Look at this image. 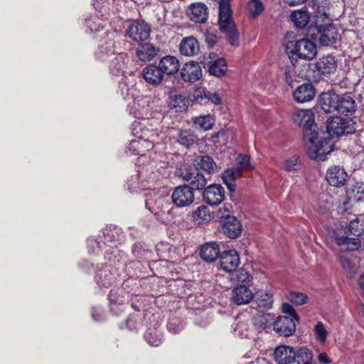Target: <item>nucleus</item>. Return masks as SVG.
I'll return each instance as SVG.
<instances>
[{"mask_svg":"<svg viewBox=\"0 0 364 364\" xmlns=\"http://www.w3.org/2000/svg\"><path fill=\"white\" fill-rule=\"evenodd\" d=\"M294 123L301 127L307 154L311 159L325 161L326 156L333 151L331 139L319 136L314 129V114L311 109H299L294 111L291 116Z\"/></svg>","mask_w":364,"mask_h":364,"instance_id":"nucleus-1","label":"nucleus"},{"mask_svg":"<svg viewBox=\"0 0 364 364\" xmlns=\"http://www.w3.org/2000/svg\"><path fill=\"white\" fill-rule=\"evenodd\" d=\"M149 102V100L147 97L137 100H134L131 112L134 117L142 119V121L133 122L132 133L136 138H143L144 141L150 142L154 149L166 139V134L164 132L147 127L148 120L146 119L148 117L150 111Z\"/></svg>","mask_w":364,"mask_h":364,"instance_id":"nucleus-2","label":"nucleus"},{"mask_svg":"<svg viewBox=\"0 0 364 364\" xmlns=\"http://www.w3.org/2000/svg\"><path fill=\"white\" fill-rule=\"evenodd\" d=\"M139 168L138 173L132 176L128 182V188L134 191L136 188L149 189L154 186L160 176V171L155 170V162L151 161L149 164H138Z\"/></svg>","mask_w":364,"mask_h":364,"instance_id":"nucleus-3","label":"nucleus"},{"mask_svg":"<svg viewBox=\"0 0 364 364\" xmlns=\"http://www.w3.org/2000/svg\"><path fill=\"white\" fill-rule=\"evenodd\" d=\"M286 51L293 67L298 58L311 60L317 55L316 44L307 38H301L298 41H292L287 43Z\"/></svg>","mask_w":364,"mask_h":364,"instance_id":"nucleus-4","label":"nucleus"},{"mask_svg":"<svg viewBox=\"0 0 364 364\" xmlns=\"http://www.w3.org/2000/svg\"><path fill=\"white\" fill-rule=\"evenodd\" d=\"M218 25L220 30L226 34L230 43L238 45L239 33L232 19L229 0H221L218 6Z\"/></svg>","mask_w":364,"mask_h":364,"instance_id":"nucleus-5","label":"nucleus"},{"mask_svg":"<svg viewBox=\"0 0 364 364\" xmlns=\"http://www.w3.org/2000/svg\"><path fill=\"white\" fill-rule=\"evenodd\" d=\"M125 28L126 36L133 41L139 43L146 40L149 37L150 28L148 24L143 21H127Z\"/></svg>","mask_w":364,"mask_h":364,"instance_id":"nucleus-6","label":"nucleus"},{"mask_svg":"<svg viewBox=\"0 0 364 364\" xmlns=\"http://www.w3.org/2000/svg\"><path fill=\"white\" fill-rule=\"evenodd\" d=\"M314 38L321 46H330L334 44L338 38L337 31L331 24L321 25L316 27V33Z\"/></svg>","mask_w":364,"mask_h":364,"instance_id":"nucleus-7","label":"nucleus"},{"mask_svg":"<svg viewBox=\"0 0 364 364\" xmlns=\"http://www.w3.org/2000/svg\"><path fill=\"white\" fill-rule=\"evenodd\" d=\"M173 203L178 208H184L191 205L194 200V194L189 186L176 187L171 195Z\"/></svg>","mask_w":364,"mask_h":364,"instance_id":"nucleus-8","label":"nucleus"},{"mask_svg":"<svg viewBox=\"0 0 364 364\" xmlns=\"http://www.w3.org/2000/svg\"><path fill=\"white\" fill-rule=\"evenodd\" d=\"M326 127L328 134L332 136L350 134L354 132V128L350 125V122L340 117H334L328 119Z\"/></svg>","mask_w":364,"mask_h":364,"instance_id":"nucleus-9","label":"nucleus"},{"mask_svg":"<svg viewBox=\"0 0 364 364\" xmlns=\"http://www.w3.org/2000/svg\"><path fill=\"white\" fill-rule=\"evenodd\" d=\"M326 178L330 186L341 188L345 186L348 173L343 166H332L328 168Z\"/></svg>","mask_w":364,"mask_h":364,"instance_id":"nucleus-10","label":"nucleus"},{"mask_svg":"<svg viewBox=\"0 0 364 364\" xmlns=\"http://www.w3.org/2000/svg\"><path fill=\"white\" fill-rule=\"evenodd\" d=\"M137 139L130 141L127 147L126 152L130 155H139L137 164H142L146 162V159H150L151 156H148L146 153H143V150H140L139 146H145L147 150H151L153 149V145L150 142L144 141L143 138Z\"/></svg>","mask_w":364,"mask_h":364,"instance_id":"nucleus-11","label":"nucleus"},{"mask_svg":"<svg viewBox=\"0 0 364 364\" xmlns=\"http://www.w3.org/2000/svg\"><path fill=\"white\" fill-rule=\"evenodd\" d=\"M114 33H107L105 39L100 41L97 50L95 52L96 58L100 61H107L114 55Z\"/></svg>","mask_w":364,"mask_h":364,"instance_id":"nucleus-12","label":"nucleus"},{"mask_svg":"<svg viewBox=\"0 0 364 364\" xmlns=\"http://www.w3.org/2000/svg\"><path fill=\"white\" fill-rule=\"evenodd\" d=\"M273 327L280 336H289L296 331V317L279 316L273 323Z\"/></svg>","mask_w":364,"mask_h":364,"instance_id":"nucleus-13","label":"nucleus"},{"mask_svg":"<svg viewBox=\"0 0 364 364\" xmlns=\"http://www.w3.org/2000/svg\"><path fill=\"white\" fill-rule=\"evenodd\" d=\"M110 310L118 315L124 311L125 302L128 301V294L119 289H112L109 294Z\"/></svg>","mask_w":364,"mask_h":364,"instance_id":"nucleus-14","label":"nucleus"},{"mask_svg":"<svg viewBox=\"0 0 364 364\" xmlns=\"http://www.w3.org/2000/svg\"><path fill=\"white\" fill-rule=\"evenodd\" d=\"M204 200L210 205H219L225 198V190L218 184L208 186L203 193Z\"/></svg>","mask_w":364,"mask_h":364,"instance_id":"nucleus-15","label":"nucleus"},{"mask_svg":"<svg viewBox=\"0 0 364 364\" xmlns=\"http://www.w3.org/2000/svg\"><path fill=\"white\" fill-rule=\"evenodd\" d=\"M253 299L252 307L260 312L270 309L272 307L273 296L267 291H257L255 295L253 294Z\"/></svg>","mask_w":364,"mask_h":364,"instance_id":"nucleus-16","label":"nucleus"},{"mask_svg":"<svg viewBox=\"0 0 364 364\" xmlns=\"http://www.w3.org/2000/svg\"><path fill=\"white\" fill-rule=\"evenodd\" d=\"M187 15L191 21L195 23H203L208 19V7L203 3H192L188 7Z\"/></svg>","mask_w":364,"mask_h":364,"instance_id":"nucleus-17","label":"nucleus"},{"mask_svg":"<svg viewBox=\"0 0 364 364\" xmlns=\"http://www.w3.org/2000/svg\"><path fill=\"white\" fill-rule=\"evenodd\" d=\"M141 75L144 81L153 86L161 85L164 80V76L159 66L154 64L146 65L142 70Z\"/></svg>","mask_w":364,"mask_h":364,"instance_id":"nucleus-18","label":"nucleus"},{"mask_svg":"<svg viewBox=\"0 0 364 364\" xmlns=\"http://www.w3.org/2000/svg\"><path fill=\"white\" fill-rule=\"evenodd\" d=\"M221 268L226 272L236 270L240 263V258L236 250H231L223 252L220 257Z\"/></svg>","mask_w":364,"mask_h":364,"instance_id":"nucleus-19","label":"nucleus"},{"mask_svg":"<svg viewBox=\"0 0 364 364\" xmlns=\"http://www.w3.org/2000/svg\"><path fill=\"white\" fill-rule=\"evenodd\" d=\"M253 299V293L245 284H238L234 287L231 294V300L236 305H244Z\"/></svg>","mask_w":364,"mask_h":364,"instance_id":"nucleus-20","label":"nucleus"},{"mask_svg":"<svg viewBox=\"0 0 364 364\" xmlns=\"http://www.w3.org/2000/svg\"><path fill=\"white\" fill-rule=\"evenodd\" d=\"M116 279V272L111 266L106 265L100 269L96 274L95 281L98 287L101 289H107Z\"/></svg>","mask_w":364,"mask_h":364,"instance_id":"nucleus-21","label":"nucleus"},{"mask_svg":"<svg viewBox=\"0 0 364 364\" xmlns=\"http://www.w3.org/2000/svg\"><path fill=\"white\" fill-rule=\"evenodd\" d=\"M223 233L231 239L238 237L242 232V225L236 217H228L221 221Z\"/></svg>","mask_w":364,"mask_h":364,"instance_id":"nucleus-22","label":"nucleus"},{"mask_svg":"<svg viewBox=\"0 0 364 364\" xmlns=\"http://www.w3.org/2000/svg\"><path fill=\"white\" fill-rule=\"evenodd\" d=\"M315 94V89L312 84L304 83L294 91L293 98L298 103H304L311 101Z\"/></svg>","mask_w":364,"mask_h":364,"instance_id":"nucleus-23","label":"nucleus"},{"mask_svg":"<svg viewBox=\"0 0 364 364\" xmlns=\"http://www.w3.org/2000/svg\"><path fill=\"white\" fill-rule=\"evenodd\" d=\"M181 78L186 82H193L202 76V70L197 63H186L181 71Z\"/></svg>","mask_w":364,"mask_h":364,"instance_id":"nucleus-24","label":"nucleus"},{"mask_svg":"<svg viewBox=\"0 0 364 364\" xmlns=\"http://www.w3.org/2000/svg\"><path fill=\"white\" fill-rule=\"evenodd\" d=\"M296 351L288 346H279L277 347L274 352V357L279 364H289L294 362Z\"/></svg>","mask_w":364,"mask_h":364,"instance_id":"nucleus-25","label":"nucleus"},{"mask_svg":"<svg viewBox=\"0 0 364 364\" xmlns=\"http://www.w3.org/2000/svg\"><path fill=\"white\" fill-rule=\"evenodd\" d=\"M158 66L164 76L173 75L178 72L180 68L178 60L173 55H166L159 62Z\"/></svg>","mask_w":364,"mask_h":364,"instance_id":"nucleus-26","label":"nucleus"},{"mask_svg":"<svg viewBox=\"0 0 364 364\" xmlns=\"http://www.w3.org/2000/svg\"><path fill=\"white\" fill-rule=\"evenodd\" d=\"M339 95L333 92L322 93L319 97V104L326 113L336 112Z\"/></svg>","mask_w":364,"mask_h":364,"instance_id":"nucleus-27","label":"nucleus"},{"mask_svg":"<svg viewBox=\"0 0 364 364\" xmlns=\"http://www.w3.org/2000/svg\"><path fill=\"white\" fill-rule=\"evenodd\" d=\"M316 68L323 75L334 73L337 68V61L333 55H328L319 59L316 63Z\"/></svg>","mask_w":364,"mask_h":364,"instance_id":"nucleus-28","label":"nucleus"},{"mask_svg":"<svg viewBox=\"0 0 364 364\" xmlns=\"http://www.w3.org/2000/svg\"><path fill=\"white\" fill-rule=\"evenodd\" d=\"M180 52L185 56H194L199 52V43L196 38L189 36L183 38L179 46Z\"/></svg>","mask_w":364,"mask_h":364,"instance_id":"nucleus-29","label":"nucleus"},{"mask_svg":"<svg viewBox=\"0 0 364 364\" xmlns=\"http://www.w3.org/2000/svg\"><path fill=\"white\" fill-rule=\"evenodd\" d=\"M355 110V103L353 99L348 95L339 96L336 111L344 115H350Z\"/></svg>","mask_w":364,"mask_h":364,"instance_id":"nucleus-30","label":"nucleus"},{"mask_svg":"<svg viewBox=\"0 0 364 364\" xmlns=\"http://www.w3.org/2000/svg\"><path fill=\"white\" fill-rule=\"evenodd\" d=\"M157 54V50L151 43L140 44L136 50L138 59L142 62L151 61Z\"/></svg>","mask_w":364,"mask_h":364,"instance_id":"nucleus-31","label":"nucleus"},{"mask_svg":"<svg viewBox=\"0 0 364 364\" xmlns=\"http://www.w3.org/2000/svg\"><path fill=\"white\" fill-rule=\"evenodd\" d=\"M219 253V246L215 242L207 243L200 249V257L207 262L215 260L218 257Z\"/></svg>","mask_w":364,"mask_h":364,"instance_id":"nucleus-32","label":"nucleus"},{"mask_svg":"<svg viewBox=\"0 0 364 364\" xmlns=\"http://www.w3.org/2000/svg\"><path fill=\"white\" fill-rule=\"evenodd\" d=\"M289 17L294 25L299 28H305L310 20L309 14L305 9L294 10L291 13Z\"/></svg>","mask_w":364,"mask_h":364,"instance_id":"nucleus-33","label":"nucleus"},{"mask_svg":"<svg viewBox=\"0 0 364 364\" xmlns=\"http://www.w3.org/2000/svg\"><path fill=\"white\" fill-rule=\"evenodd\" d=\"M109 65L110 73L116 76L123 75L125 73V56L123 54H117L112 57Z\"/></svg>","mask_w":364,"mask_h":364,"instance_id":"nucleus-34","label":"nucleus"},{"mask_svg":"<svg viewBox=\"0 0 364 364\" xmlns=\"http://www.w3.org/2000/svg\"><path fill=\"white\" fill-rule=\"evenodd\" d=\"M338 260L343 270L348 277H353L356 274L358 266L352 257L345 255H340Z\"/></svg>","mask_w":364,"mask_h":364,"instance_id":"nucleus-35","label":"nucleus"},{"mask_svg":"<svg viewBox=\"0 0 364 364\" xmlns=\"http://www.w3.org/2000/svg\"><path fill=\"white\" fill-rule=\"evenodd\" d=\"M273 321V316L270 314H258L253 316L252 322L254 327L262 331L269 328Z\"/></svg>","mask_w":364,"mask_h":364,"instance_id":"nucleus-36","label":"nucleus"},{"mask_svg":"<svg viewBox=\"0 0 364 364\" xmlns=\"http://www.w3.org/2000/svg\"><path fill=\"white\" fill-rule=\"evenodd\" d=\"M195 161L197 163L200 169L204 171L208 174H213L217 171V164L212 157L209 156H200L197 158Z\"/></svg>","mask_w":364,"mask_h":364,"instance_id":"nucleus-37","label":"nucleus"},{"mask_svg":"<svg viewBox=\"0 0 364 364\" xmlns=\"http://www.w3.org/2000/svg\"><path fill=\"white\" fill-rule=\"evenodd\" d=\"M240 171L231 168L225 170L223 174L222 178L223 183L227 186L230 192H234L235 190V181L236 178H240Z\"/></svg>","mask_w":364,"mask_h":364,"instance_id":"nucleus-38","label":"nucleus"},{"mask_svg":"<svg viewBox=\"0 0 364 364\" xmlns=\"http://www.w3.org/2000/svg\"><path fill=\"white\" fill-rule=\"evenodd\" d=\"M192 121L196 128L203 131L212 129L215 124V119L211 114L195 117H193Z\"/></svg>","mask_w":364,"mask_h":364,"instance_id":"nucleus-39","label":"nucleus"},{"mask_svg":"<svg viewBox=\"0 0 364 364\" xmlns=\"http://www.w3.org/2000/svg\"><path fill=\"white\" fill-rule=\"evenodd\" d=\"M363 74L362 71L357 73L355 70H350L348 73L347 78L354 85L355 91L360 92V95L364 97V78H361Z\"/></svg>","mask_w":364,"mask_h":364,"instance_id":"nucleus-40","label":"nucleus"},{"mask_svg":"<svg viewBox=\"0 0 364 364\" xmlns=\"http://www.w3.org/2000/svg\"><path fill=\"white\" fill-rule=\"evenodd\" d=\"M176 139L180 144L189 147L196 142V136L191 130L186 129L178 131Z\"/></svg>","mask_w":364,"mask_h":364,"instance_id":"nucleus-41","label":"nucleus"},{"mask_svg":"<svg viewBox=\"0 0 364 364\" xmlns=\"http://www.w3.org/2000/svg\"><path fill=\"white\" fill-rule=\"evenodd\" d=\"M189 105L188 100L181 95H173L170 97V107L176 112L185 111Z\"/></svg>","mask_w":364,"mask_h":364,"instance_id":"nucleus-42","label":"nucleus"},{"mask_svg":"<svg viewBox=\"0 0 364 364\" xmlns=\"http://www.w3.org/2000/svg\"><path fill=\"white\" fill-rule=\"evenodd\" d=\"M228 70L227 64L223 58H218L211 63L209 66L210 74L220 77Z\"/></svg>","mask_w":364,"mask_h":364,"instance_id":"nucleus-43","label":"nucleus"},{"mask_svg":"<svg viewBox=\"0 0 364 364\" xmlns=\"http://www.w3.org/2000/svg\"><path fill=\"white\" fill-rule=\"evenodd\" d=\"M92 5L100 18L108 19L110 12L107 0H93Z\"/></svg>","mask_w":364,"mask_h":364,"instance_id":"nucleus-44","label":"nucleus"},{"mask_svg":"<svg viewBox=\"0 0 364 364\" xmlns=\"http://www.w3.org/2000/svg\"><path fill=\"white\" fill-rule=\"evenodd\" d=\"M193 219L198 225L203 224L210 220L211 215L207 207L201 205L193 212Z\"/></svg>","mask_w":364,"mask_h":364,"instance_id":"nucleus-45","label":"nucleus"},{"mask_svg":"<svg viewBox=\"0 0 364 364\" xmlns=\"http://www.w3.org/2000/svg\"><path fill=\"white\" fill-rule=\"evenodd\" d=\"M144 338L151 346H159L162 342V334L157 328H149L145 333Z\"/></svg>","mask_w":364,"mask_h":364,"instance_id":"nucleus-46","label":"nucleus"},{"mask_svg":"<svg viewBox=\"0 0 364 364\" xmlns=\"http://www.w3.org/2000/svg\"><path fill=\"white\" fill-rule=\"evenodd\" d=\"M203 96L205 98L208 99L215 105H220L221 103V99L220 96L215 92H205L203 90L199 89L194 93L195 100L200 103L202 102Z\"/></svg>","mask_w":364,"mask_h":364,"instance_id":"nucleus-47","label":"nucleus"},{"mask_svg":"<svg viewBox=\"0 0 364 364\" xmlns=\"http://www.w3.org/2000/svg\"><path fill=\"white\" fill-rule=\"evenodd\" d=\"M313 353L310 350L302 348L296 352L294 362L298 364H313Z\"/></svg>","mask_w":364,"mask_h":364,"instance_id":"nucleus-48","label":"nucleus"},{"mask_svg":"<svg viewBox=\"0 0 364 364\" xmlns=\"http://www.w3.org/2000/svg\"><path fill=\"white\" fill-rule=\"evenodd\" d=\"M100 16L97 17H92L87 18L85 20V24L86 28V32L87 33H94L100 31L101 28H103V25L102 21L104 19L100 18V21L99 20Z\"/></svg>","mask_w":364,"mask_h":364,"instance_id":"nucleus-49","label":"nucleus"},{"mask_svg":"<svg viewBox=\"0 0 364 364\" xmlns=\"http://www.w3.org/2000/svg\"><path fill=\"white\" fill-rule=\"evenodd\" d=\"M237 166L235 169L240 171V175L242 171H250L253 168V166L250 163V157L247 155L239 154L236 159Z\"/></svg>","mask_w":364,"mask_h":364,"instance_id":"nucleus-50","label":"nucleus"},{"mask_svg":"<svg viewBox=\"0 0 364 364\" xmlns=\"http://www.w3.org/2000/svg\"><path fill=\"white\" fill-rule=\"evenodd\" d=\"M191 186V188L193 191L194 190H201L203 189L207 183V179L205 176L198 173V170L193 176L192 178L189 181Z\"/></svg>","mask_w":364,"mask_h":364,"instance_id":"nucleus-51","label":"nucleus"},{"mask_svg":"<svg viewBox=\"0 0 364 364\" xmlns=\"http://www.w3.org/2000/svg\"><path fill=\"white\" fill-rule=\"evenodd\" d=\"M247 9L250 14L255 17L262 14L264 6L260 0H250L247 4Z\"/></svg>","mask_w":364,"mask_h":364,"instance_id":"nucleus-52","label":"nucleus"},{"mask_svg":"<svg viewBox=\"0 0 364 364\" xmlns=\"http://www.w3.org/2000/svg\"><path fill=\"white\" fill-rule=\"evenodd\" d=\"M196 171V168L192 167L189 165H183L178 170V175L183 180L189 181Z\"/></svg>","mask_w":364,"mask_h":364,"instance_id":"nucleus-53","label":"nucleus"},{"mask_svg":"<svg viewBox=\"0 0 364 364\" xmlns=\"http://www.w3.org/2000/svg\"><path fill=\"white\" fill-rule=\"evenodd\" d=\"M288 299L296 305H302L306 302L307 296L301 292L292 291L289 294Z\"/></svg>","mask_w":364,"mask_h":364,"instance_id":"nucleus-54","label":"nucleus"},{"mask_svg":"<svg viewBox=\"0 0 364 364\" xmlns=\"http://www.w3.org/2000/svg\"><path fill=\"white\" fill-rule=\"evenodd\" d=\"M314 331L316 336V338L322 343H323L326 339L327 331L326 330L325 326L322 322H318L316 324L314 327Z\"/></svg>","mask_w":364,"mask_h":364,"instance_id":"nucleus-55","label":"nucleus"},{"mask_svg":"<svg viewBox=\"0 0 364 364\" xmlns=\"http://www.w3.org/2000/svg\"><path fill=\"white\" fill-rule=\"evenodd\" d=\"M235 331L240 337L247 338L249 336V324L245 321H239Z\"/></svg>","mask_w":364,"mask_h":364,"instance_id":"nucleus-56","label":"nucleus"},{"mask_svg":"<svg viewBox=\"0 0 364 364\" xmlns=\"http://www.w3.org/2000/svg\"><path fill=\"white\" fill-rule=\"evenodd\" d=\"M361 245V242L358 238H349L347 241L346 247L341 248V252L353 251L358 249Z\"/></svg>","mask_w":364,"mask_h":364,"instance_id":"nucleus-57","label":"nucleus"},{"mask_svg":"<svg viewBox=\"0 0 364 364\" xmlns=\"http://www.w3.org/2000/svg\"><path fill=\"white\" fill-rule=\"evenodd\" d=\"M349 230L351 234L359 236L363 232L362 225L358 219L351 221L349 224Z\"/></svg>","mask_w":364,"mask_h":364,"instance_id":"nucleus-58","label":"nucleus"},{"mask_svg":"<svg viewBox=\"0 0 364 364\" xmlns=\"http://www.w3.org/2000/svg\"><path fill=\"white\" fill-rule=\"evenodd\" d=\"M230 208L231 205L230 204H225L223 207H220L217 212V217L222 220V221L226 220L228 217H234L230 215Z\"/></svg>","mask_w":364,"mask_h":364,"instance_id":"nucleus-59","label":"nucleus"},{"mask_svg":"<svg viewBox=\"0 0 364 364\" xmlns=\"http://www.w3.org/2000/svg\"><path fill=\"white\" fill-rule=\"evenodd\" d=\"M89 252L93 254H99L100 250L102 248L101 241L90 237L88 239Z\"/></svg>","mask_w":364,"mask_h":364,"instance_id":"nucleus-60","label":"nucleus"},{"mask_svg":"<svg viewBox=\"0 0 364 364\" xmlns=\"http://www.w3.org/2000/svg\"><path fill=\"white\" fill-rule=\"evenodd\" d=\"M237 280L241 284H245L248 287V284L252 281V277L248 272L242 269L237 274Z\"/></svg>","mask_w":364,"mask_h":364,"instance_id":"nucleus-61","label":"nucleus"},{"mask_svg":"<svg viewBox=\"0 0 364 364\" xmlns=\"http://www.w3.org/2000/svg\"><path fill=\"white\" fill-rule=\"evenodd\" d=\"M285 81L291 87L294 86V82H296V76L294 73V70L291 68L288 67L285 71Z\"/></svg>","mask_w":364,"mask_h":364,"instance_id":"nucleus-62","label":"nucleus"},{"mask_svg":"<svg viewBox=\"0 0 364 364\" xmlns=\"http://www.w3.org/2000/svg\"><path fill=\"white\" fill-rule=\"evenodd\" d=\"M205 41L209 47H213L217 42V36L214 32L207 31L204 33Z\"/></svg>","mask_w":364,"mask_h":364,"instance_id":"nucleus-63","label":"nucleus"},{"mask_svg":"<svg viewBox=\"0 0 364 364\" xmlns=\"http://www.w3.org/2000/svg\"><path fill=\"white\" fill-rule=\"evenodd\" d=\"M297 161L298 159L295 156L291 157L290 159H287L284 164V169L287 171L296 170Z\"/></svg>","mask_w":364,"mask_h":364,"instance_id":"nucleus-64","label":"nucleus"}]
</instances>
